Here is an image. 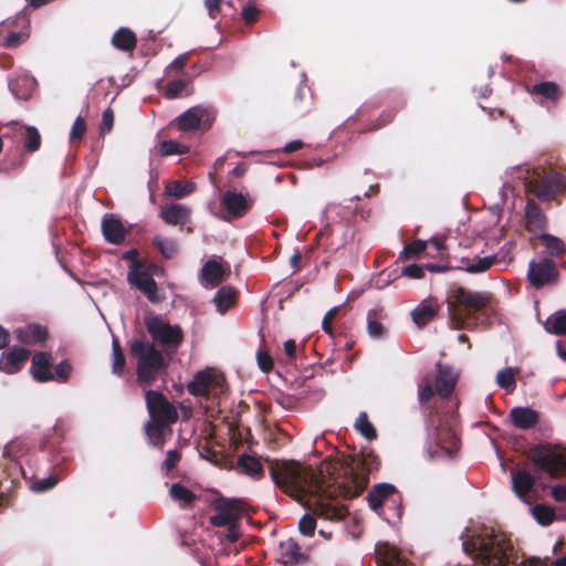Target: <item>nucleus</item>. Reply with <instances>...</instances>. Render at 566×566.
Listing matches in <instances>:
<instances>
[{
	"label": "nucleus",
	"instance_id": "15",
	"mask_svg": "<svg viewBox=\"0 0 566 566\" xmlns=\"http://www.w3.org/2000/svg\"><path fill=\"white\" fill-rule=\"evenodd\" d=\"M525 230L536 237L545 233L548 218L534 199H528L525 206Z\"/></svg>",
	"mask_w": 566,
	"mask_h": 566
},
{
	"label": "nucleus",
	"instance_id": "35",
	"mask_svg": "<svg viewBox=\"0 0 566 566\" xmlns=\"http://www.w3.org/2000/svg\"><path fill=\"white\" fill-rule=\"evenodd\" d=\"M169 495L179 503L180 507L190 506L198 500V496L181 483H174L170 486Z\"/></svg>",
	"mask_w": 566,
	"mask_h": 566
},
{
	"label": "nucleus",
	"instance_id": "49",
	"mask_svg": "<svg viewBox=\"0 0 566 566\" xmlns=\"http://www.w3.org/2000/svg\"><path fill=\"white\" fill-rule=\"evenodd\" d=\"M534 518L543 526L552 524L555 520V512L552 507L545 504H536L532 509Z\"/></svg>",
	"mask_w": 566,
	"mask_h": 566
},
{
	"label": "nucleus",
	"instance_id": "48",
	"mask_svg": "<svg viewBox=\"0 0 566 566\" xmlns=\"http://www.w3.org/2000/svg\"><path fill=\"white\" fill-rule=\"evenodd\" d=\"M124 260L129 261L128 271H137L142 268L158 269V265L154 262L139 259V251L137 249H130L123 255Z\"/></svg>",
	"mask_w": 566,
	"mask_h": 566
},
{
	"label": "nucleus",
	"instance_id": "60",
	"mask_svg": "<svg viewBox=\"0 0 566 566\" xmlns=\"http://www.w3.org/2000/svg\"><path fill=\"white\" fill-rule=\"evenodd\" d=\"M378 566H408L406 562L400 558V556L396 553H388L386 556L378 560Z\"/></svg>",
	"mask_w": 566,
	"mask_h": 566
},
{
	"label": "nucleus",
	"instance_id": "28",
	"mask_svg": "<svg viewBox=\"0 0 566 566\" xmlns=\"http://www.w3.org/2000/svg\"><path fill=\"white\" fill-rule=\"evenodd\" d=\"M528 93L531 95L541 96L555 105L559 102V99L563 96V91L560 86L552 81H544L534 84L528 88Z\"/></svg>",
	"mask_w": 566,
	"mask_h": 566
},
{
	"label": "nucleus",
	"instance_id": "58",
	"mask_svg": "<svg viewBox=\"0 0 566 566\" xmlns=\"http://www.w3.org/2000/svg\"><path fill=\"white\" fill-rule=\"evenodd\" d=\"M181 459V453L178 450H169L167 457L163 462V470L167 473L174 470Z\"/></svg>",
	"mask_w": 566,
	"mask_h": 566
},
{
	"label": "nucleus",
	"instance_id": "25",
	"mask_svg": "<svg viewBox=\"0 0 566 566\" xmlns=\"http://www.w3.org/2000/svg\"><path fill=\"white\" fill-rule=\"evenodd\" d=\"M189 217L190 209L179 203L163 206L160 209V218L170 226H184L189 220Z\"/></svg>",
	"mask_w": 566,
	"mask_h": 566
},
{
	"label": "nucleus",
	"instance_id": "44",
	"mask_svg": "<svg viewBox=\"0 0 566 566\" xmlns=\"http://www.w3.org/2000/svg\"><path fill=\"white\" fill-rule=\"evenodd\" d=\"M379 311L369 310L367 313V331L373 338H381L385 336L386 329L381 324Z\"/></svg>",
	"mask_w": 566,
	"mask_h": 566
},
{
	"label": "nucleus",
	"instance_id": "38",
	"mask_svg": "<svg viewBox=\"0 0 566 566\" xmlns=\"http://www.w3.org/2000/svg\"><path fill=\"white\" fill-rule=\"evenodd\" d=\"M537 238L549 255L562 256L566 252V245L559 238L549 233H541Z\"/></svg>",
	"mask_w": 566,
	"mask_h": 566
},
{
	"label": "nucleus",
	"instance_id": "19",
	"mask_svg": "<svg viewBox=\"0 0 566 566\" xmlns=\"http://www.w3.org/2000/svg\"><path fill=\"white\" fill-rule=\"evenodd\" d=\"M458 375L449 366L441 364L437 365V374L434 379V387L437 395L442 399H448L457 385Z\"/></svg>",
	"mask_w": 566,
	"mask_h": 566
},
{
	"label": "nucleus",
	"instance_id": "53",
	"mask_svg": "<svg viewBox=\"0 0 566 566\" xmlns=\"http://www.w3.org/2000/svg\"><path fill=\"white\" fill-rule=\"evenodd\" d=\"M190 54V52L182 53L174 59L172 62L166 67V74L169 75L172 72H176L177 74L182 73L189 61Z\"/></svg>",
	"mask_w": 566,
	"mask_h": 566
},
{
	"label": "nucleus",
	"instance_id": "14",
	"mask_svg": "<svg viewBox=\"0 0 566 566\" xmlns=\"http://www.w3.org/2000/svg\"><path fill=\"white\" fill-rule=\"evenodd\" d=\"M213 117L210 118L208 109L202 107H192L176 118V125L181 132H192L203 126L209 129Z\"/></svg>",
	"mask_w": 566,
	"mask_h": 566
},
{
	"label": "nucleus",
	"instance_id": "41",
	"mask_svg": "<svg viewBox=\"0 0 566 566\" xmlns=\"http://www.w3.org/2000/svg\"><path fill=\"white\" fill-rule=\"evenodd\" d=\"M548 333L555 335H566V312L558 311L549 316L545 323Z\"/></svg>",
	"mask_w": 566,
	"mask_h": 566
},
{
	"label": "nucleus",
	"instance_id": "23",
	"mask_svg": "<svg viewBox=\"0 0 566 566\" xmlns=\"http://www.w3.org/2000/svg\"><path fill=\"white\" fill-rule=\"evenodd\" d=\"M30 352L25 348H12L2 354L0 369L7 374H14L20 370L22 364L29 358Z\"/></svg>",
	"mask_w": 566,
	"mask_h": 566
},
{
	"label": "nucleus",
	"instance_id": "36",
	"mask_svg": "<svg viewBox=\"0 0 566 566\" xmlns=\"http://www.w3.org/2000/svg\"><path fill=\"white\" fill-rule=\"evenodd\" d=\"M446 303L451 327L453 329H460V287L452 290Z\"/></svg>",
	"mask_w": 566,
	"mask_h": 566
},
{
	"label": "nucleus",
	"instance_id": "18",
	"mask_svg": "<svg viewBox=\"0 0 566 566\" xmlns=\"http://www.w3.org/2000/svg\"><path fill=\"white\" fill-rule=\"evenodd\" d=\"M102 233L108 243L119 245L125 241L127 230L119 218L105 213L102 219Z\"/></svg>",
	"mask_w": 566,
	"mask_h": 566
},
{
	"label": "nucleus",
	"instance_id": "5",
	"mask_svg": "<svg viewBox=\"0 0 566 566\" xmlns=\"http://www.w3.org/2000/svg\"><path fill=\"white\" fill-rule=\"evenodd\" d=\"M525 187L528 193L542 202H549L558 196H566V176L557 171L535 169L527 178Z\"/></svg>",
	"mask_w": 566,
	"mask_h": 566
},
{
	"label": "nucleus",
	"instance_id": "8",
	"mask_svg": "<svg viewBox=\"0 0 566 566\" xmlns=\"http://www.w3.org/2000/svg\"><path fill=\"white\" fill-rule=\"evenodd\" d=\"M145 326L153 339L160 342L166 347H177L184 340V333L180 326L170 325L164 322L160 316L146 317Z\"/></svg>",
	"mask_w": 566,
	"mask_h": 566
},
{
	"label": "nucleus",
	"instance_id": "59",
	"mask_svg": "<svg viewBox=\"0 0 566 566\" xmlns=\"http://www.w3.org/2000/svg\"><path fill=\"white\" fill-rule=\"evenodd\" d=\"M242 18L247 24L251 25L259 19L260 10L252 3H249L242 9Z\"/></svg>",
	"mask_w": 566,
	"mask_h": 566
},
{
	"label": "nucleus",
	"instance_id": "46",
	"mask_svg": "<svg viewBox=\"0 0 566 566\" xmlns=\"http://www.w3.org/2000/svg\"><path fill=\"white\" fill-rule=\"evenodd\" d=\"M52 433L49 434L41 444V449L44 451H52L57 444L64 439L65 429L62 422H56L52 429Z\"/></svg>",
	"mask_w": 566,
	"mask_h": 566
},
{
	"label": "nucleus",
	"instance_id": "55",
	"mask_svg": "<svg viewBox=\"0 0 566 566\" xmlns=\"http://www.w3.org/2000/svg\"><path fill=\"white\" fill-rule=\"evenodd\" d=\"M256 360L260 369L263 373H269L274 367V361L271 355L268 352L263 350L262 348H259V350L256 352Z\"/></svg>",
	"mask_w": 566,
	"mask_h": 566
},
{
	"label": "nucleus",
	"instance_id": "1",
	"mask_svg": "<svg viewBox=\"0 0 566 566\" xmlns=\"http://www.w3.org/2000/svg\"><path fill=\"white\" fill-rule=\"evenodd\" d=\"M268 463L272 481L284 491L292 494H323V500H318L314 509L316 514L344 520L348 509L338 500L359 496L369 483V474L379 470L380 459L370 449L356 457L325 459L318 470L293 460H271Z\"/></svg>",
	"mask_w": 566,
	"mask_h": 566
},
{
	"label": "nucleus",
	"instance_id": "31",
	"mask_svg": "<svg viewBox=\"0 0 566 566\" xmlns=\"http://www.w3.org/2000/svg\"><path fill=\"white\" fill-rule=\"evenodd\" d=\"M112 43L116 49L129 52L136 48L137 39L132 30L120 28L114 33Z\"/></svg>",
	"mask_w": 566,
	"mask_h": 566
},
{
	"label": "nucleus",
	"instance_id": "6",
	"mask_svg": "<svg viewBox=\"0 0 566 566\" xmlns=\"http://www.w3.org/2000/svg\"><path fill=\"white\" fill-rule=\"evenodd\" d=\"M491 300L489 292H472L462 287V329L473 328L485 321Z\"/></svg>",
	"mask_w": 566,
	"mask_h": 566
},
{
	"label": "nucleus",
	"instance_id": "51",
	"mask_svg": "<svg viewBox=\"0 0 566 566\" xmlns=\"http://www.w3.org/2000/svg\"><path fill=\"white\" fill-rule=\"evenodd\" d=\"M428 242L422 240H416L410 244H407L402 252L400 253L399 259H411L417 258L419 254L426 251Z\"/></svg>",
	"mask_w": 566,
	"mask_h": 566
},
{
	"label": "nucleus",
	"instance_id": "27",
	"mask_svg": "<svg viewBox=\"0 0 566 566\" xmlns=\"http://www.w3.org/2000/svg\"><path fill=\"white\" fill-rule=\"evenodd\" d=\"M438 443L450 458H454L460 449V440L455 429L442 426L438 432Z\"/></svg>",
	"mask_w": 566,
	"mask_h": 566
},
{
	"label": "nucleus",
	"instance_id": "16",
	"mask_svg": "<svg viewBox=\"0 0 566 566\" xmlns=\"http://www.w3.org/2000/svg\"><path fill=\"white\" fill-rule=\"evenodd\" d=\"M220 386L221 379L210 369H205L193 376V379L187 385V390L196 397H208L211 389Z\"/></svg>",
	"mask_w": 566,
	"mask_h": 566
},
{
	"label": "nucleus",
	"instance_id": "50",
	"mask_svg": "<svg viewBox=\"0 0 566 566\" xmlns=\"http://www.w3.org/2000/svg\"><path fill=\"white\" fill-rule=\"evenodd\" d=\"M159 150L163 156L184 155L189 151V147L176 140H164L159 144Z\"/></svg>",
	"mask_w": 566,
	"mask_h": 566
},
{
	"label": "nucleus",
	"instance_id": "57",
	"mask_svg": "<svg viewBox=\"0 0 566 566\" xmlns=\"http://www.w3.org/2000/svg\"><path fill=\"white\" fill-rule=\"evenodd\" d=\"M55 376L59 381L65 382L72 373V365L69 360H62L54 368Z\"/></svg>",
	"mask_w": 566,
	"mask_h": 566
},
{
	"label": "nucleus",
	"instance_id": "64",
	"mask_svg": "<svg viewBox=\"0 0 566 566\" xmlns=\"http://www.w3.org/2000/svg\"><path fill=\"white\" fill-rule=\"evenodd\" d=\"M436 387L427 382L419 387V400L421 403L428 402L436 394Z\"/></svg>",
	"mask_w": 566,
	"mask_h": 566
},
{
	"label": "nucleus",
	"instance_id": "43",
	"mask_svg": "<svg viewBox=\"0 0 566 566\" xmlns=\"http://www.w3.org/2000/svg\"><path fill=\"white\" fill-rule=\"evenodd\" d=\"M24 149L28 153L38 151L42 144L41 135L36 127L25 126L22 135Z\"/></svg>",
	"mask_w": 566,
	"mask_h": 566
},
{
	"label": "nucleus",
	"instance_id": "24",
	"mask_svg": "<svg viewBox=\"0 0 566 566\" xmlns=\"http://www.w3.org/2000/svg\"><path fill=\"white\" fill-rule=\"evenodd\" d=\"M15 336L19 342L31 345L45 342L49 336V332L45 326L40 324H29L15 329Z\"/></svg>",
	"mask_w": 566,
	"mask_h": 566
},
{
	"label": "nucleus",
	"instance_id": "4",
	"mask_svg": "<svg viewBox=\"0 0 566 566\" xmlns=\"http://www.w3.org/2000/svg\"><path fill=\"white\" fill-rule=\"evenodd\" d=\"M129 353L138 359L136 374L137 380L143 386H151L166 368L165 357L154 344L144 337L134 338L129 343Z\"/></svg>",
	"mask_w": 566,
	"mask_h": 566
},
{
	"label": "nucleus",
	"instance_id": "62",
	"mask_svg": "<svg viewBox=\"0 0 566 566\" xmlns=\"http://www.w3.org/2000/svg\"><path fill=\"white\" fill-rule=\"evenodd\" d=\"M338 313V307H333L331 308L324 316L323 318V322H322V328L323 331L331 335V336H334V328L332 326V322L334 319V317L337 315Z\"/></svg>",
	"mask_w": 566,
	"mask_h": 566
},
{
	"label": "nucleus",
	"instance_id": "54",
	"mask_svg": "<svg viewBox=\"0 0 566 566\" xmlns=\"http://www.w3.org/2000/svg\"><path fill=\"white\" fill-rule=\"evenodd\" d=\"M85 133H86V122H85V118L80 115L76 117V119L74 120V123L72 125V128L70 132V140L71 142H74L77 139L81 140L85 136Z\"/></svg>",
	"mask_w": 566,
	"mask_h": 566
},
{
	"label": "nucleus",
	"instance_id": "9",
	"mask_svg": "<svg viewBox=\"0 0 566 566\" xmlns=\"http://www.w3.org/2000/svg\"><path fill=\"white\" fill-rule=\"evenodd\" d=\"M159 269V266L158 269L142 268L137 271H128L127 273L128 284L142 292L154 304L163 301V297L158 294V284L153 277L154 274L158 273Z\"/></svg>",
	"mask_w": 566,
	"mask_h": 566
},
{
	"label": "nucleus",
	"instance_id": "7",
	"mask_svg": "<svg viewBox=\"0 0 566 566\" xmlns=\"http://www.w3.org/2000/svg\"><path fill=\"white\" fill-rule=\"evenodd\" d=\"M216 514L210 516L209 522L217 527L231 523H239L243 514L249 511V504L240 499L218 497L212 502Z\"/></svg>",
	"mask_w": 566,
	"mask_h": 566
},
{
	"label": "nucleus",
	"instance_id": "26",
	"mask_svg": "<svg viewBox=\"0 0 566 566\" xmlns=\"http://www.w3.org/2000/svg\"><path fill=\"white\" fill-rule=\"evenodd\" d=\"M395 493H397V489L392 484H376L367 495L369 507L373 511L378 512L384 506L385 501L388 500Z\"/></svg>",
	"mask_w": 566,
	"mask_h": 566
},
{
	"label": "nucleus",
	"instance_id": "32",
	"mask_svg": "<svg viewBox=\"0 0 566 566\" xmlns=\"http://www.w3.org/2000/svg\"><path fill=\"white\" fill-rule=\"evenodd\" d=\"M153 245L158 250L164 259H172L179 252L178 242L174 238L157 234L153 239Z\"/></svg>",
	"mask_w": 566,
	"mask_h": 566
},
{
	"label": "nucleus",
	"instance_id": "30",
	"mask_svg": "<svg viewBox=\"0 0 566 566\" xmlns=\"http://www.w3.org/2000/svg\"><path fill=\"white\" fill-rule=\"evenodd\" d=\"M201 276L207 284L216 287L223 281L224 270L219 262L209 260L202 266Z\"/></svg>",
	"mask_w": 566,
	"mask_h": 566
},
{
	"label": "nucleus",
	"instance_id": "37",
	"mask_svg": "<svg viewBox=\"0 0 566 566\" xmlns=\"http://www.w3.org/2000/svg\"><path fill=\"white\" fill-rule=\"evenodd\" d=\"M237 298V291L231 286H222L214 295V303L218 311L224 314L231 306L234 305Z\"/></svg>",
	"mask_w": 566,
	"mask_h": 566
},
{
	"label": "nucleus",
	"instance_id": "10",
	"mask_svg": "<svg viewBox=\"0 0 566 566\" xmlns=\"http://www.w3.org/2000/svg\"><path fill=\"white\" fill-rule=\"evenodd\" d=\"M531 459L538 469L552 478H559L566 473V459L543 446L533 448Z\"/></svg>",
	"mask_w": 566,
	"mask_h": 566
},
{
	"label": "nucleus",
	"instance_id": "13",
	"mask_svg": "<svg viewBox=\"0 0 566 566\" xmlns=\"http://www.w3.org/2000/svg\"><path fill=\"white\" fill-rule=\"evenodd\" d=\"M275 485L279 488V485L275 483ZM280 489L287 495H290L291 497H294L295 500L297 501H302L303 499L305 497H308V501H307V506L308 509L313 512V514H304L300 521H298V531L302 535L304 536H307V537H311L314 535L315 533V528H316V518L315 516H318V517H322V518H325V520H328V517H325V516H319L318 514H316V512L314 511L315 506H316V503L318 500H323V494L318 495L314 492H304V493H300V494H292V493H289L286 491H284L281 486ZM329 521H333L332 518H329Z\"/></svg>",
	"mask_w": 566,
	"mask_h": 566
},
{
	"label": "nucleus",
	"instance_id": "40",
	"mask_svg": "<svg viewBox=\"0 0 566 566\" xmlns=\"http://www.w3.org/2000/svg\"><path fill=\"white\" fill-rule=\"evenodd\" d=\"M112 352H113V364H112V373L116 376H122L126 366V358L123 353L119 339L117 337H113L112 340Z\"/></svg>",
	"mask_w": 566,
	"mask_h": 566
},
{
	"label": "nucleus",
	"instance_id": "56",
	"mask_svg": "<svg viewBox=\"0 0 566 566\" xmlns=\"http://www.w3.org/2000/svg\"><path fill=\"white\" fill-rule=\"evenodd\" d=\"M57 476L56 475H50L45 479L38 480L32 484V490L35 492H45L51 489H53L57 484Z\"/></svg>",
	"mask_w": 566,
	"mask_h": 566
},
{
	"label": "nucleus",
	"instance_id": "2",
	"mask_svg": "<svg viewBox=\"0 0 566 566\" xmlns=\"http://www.w3.org/2000/svg\"><path fill=\"white\" fill-rule=\"evenodd\" d=\"M462 566H510L516 557L511 538L486 525L462 533Z\"/></svg>",
	"mask_w": 566,
	"mask_h": 566
},
{
	"label": "nucleus",
	"instance_id": "34",
	"mask_svg": "<svg viewBox=\"0 0 566 566\" xmlns=\"http://www.w3.org/2000/svg\"><path fill=\"white\" fill-rule=\"evenodd\" d=\"M238 470L242 473L260 479L263 475V469L260 460L249 454H242L238 459Z\"/></svg>",
	"mask_w": 566,
	"mask_h": 566
},
{
	"label": "nucleus",
	"instance_id": "52",
	"mask_svg": "<svg viewBox=\"0 0 566 566\" xmlns=\"http://www.w3.org/2000/svg\"><path fill=\"white\" fill-rule=\"evenodd\" d=\"M305 101V92L302 87H297L294 92L293 99L291 102V107L294 112L304 115L308 113L311 101L306 103V106H302L303 102Z\"/></svg>",
	"mask_w": 566,
	"mask_h": 566
},
{
	"label": "nucleus",
	"instance_id": "3",
	"mask_svg": "<svg viewBox=\"0 0 566 566\" xmlns=\"http://www.w3.org/2000/svg\"><path fill=\"white\" fill-rule=\"evenodd\" d=\"M145 399L149 415L144 424L145 434L150 446L163 449L167 436L172 432L171 424L178 420V411L160 391L148 389Z\"/></svg>",
	"mask_w": 566,
	"mask_h": 566
},
{
	"label": "nucleus",
	"instance_id": "20",
	"mask_svg": "<svg viewBox=\"0 0 566 566\" xmlns=\"http://www.w3.org/2000/svg\"><path fill=\"white\" fill-rule=\"evenodd\" d=\"M512 490L514 494L522 501L526 502L530 492L533 490L536 478L526 470H512Z\"/></svg>",
	"mask_w": 566,
	"mask_h": 566
},
{
	"label": "nucleus",
	"instance_id": "11",
	"mask_svg": "<svg viewBox=\"0 0 566 566\" xmlns=\"http://www.w3.org/2000/svg\"><path fill=\"white\" fill-rule=\"evenodd\" d=\"M559 277L555 262L548 258L539 261H531L528 264L527 279L535 289L544 285H554Z\"/></svg>",
	"mask_w": 566,
	"mask_h": 566
},
{
	"label": "nucleus",
	"instance_id": "45",
	"mask_svg": "<svg viewBox=\"0 0 566 566\" xmlns=\"http://www.w3.org/2000/svg\"><path fill=\"white\" fill-rule=\"evenodd\" d=\"M517 371V369H513L512 367L499 370L496 374L497 386L505 389L507 392H512L516 386L515 376Z\"/></svg>",
	"mask_w": 566,
	"mask_h": 566
},
{
	"label": "nucleus",
	"instance_id": "17",
	"mask_svg": "<svg viewBox=\"0 0 566 566\" xmlns=\"http://www.w3.org/2000/svg\"><path fill=\"white\" fill-rule=\"evenodd\" d=\"M279 562L285 566L302 565L308 562V555L294 538H287L279 544Z\"/></svg>",
	"mask_w": 566,
	"mask_h": 566
},
{
	"label": "nucleus",
	"instance_id": "29",
	"mask_svg": "<svg viewBox=\"0 0 566 566\" xmlns=\"http://www.w3.org/2000/svg\"><path fill=\"white\" fill-rule=\"evenodd\" d=\"M413 323L419 327L426 326L428 323L432 322L437 316V307L431 301H422L412 312H411Z\"/></svg>",
	"mask_w": 566,
	"mask_h": 566
},
{
	"label": "nucleus",
	"instance_id": "47",
	"mask_svg": "<svg viewBox=\"0 0 566 566\" xmlns=\"http://www.w3.org/2000/svg\"><path fill=\"white\" fill-rule=\"evenodd\" d=\"M188 84V81L181 78L168 81L165 86L164 96L169 99L182 97ZM186 95H189V93L187 92Z\"/></svg>",
	"mask_w": 566,
	"mask_h": 566
},
{
	"label": "nucleus",
	"instance_id": "12",
	"mask_svg": "<svg viewBox=\"0 0 566 566\" xmlns=\"http://www.w3.org/2000/svg\"><path fill=\"white\" fill-rule=\"evenodd\" d=\"M220 203L231 219H240L252 209L254 198L248 192L227 190L221 196Z\"/></svg>",
	"mask_w": 566,
	"mask_h": 566
},
{
	"label": "nucleus",
	"instance_id": "42",
	"mask_svg": "<svg viewBox=\"0 0 566 566\" xmlns=\"http://www.w3.org/2000/svg\"><path fill=\"white\" fill-rule=\"evenodd\" d=\"M355 429L367 440L373 441L377 439V430L374 424L369 421L368 415L365 411H361L354 424Z\"/></svg>",
	"mask_w": 566,
	"mask_h": 566
},
{
	"label": "nucleus",
	"instance_id": "63",
	"mask_svg": "<svg viewBox=\"0 0 566 566\" xmlns=\"http://www.w3.org/2000/svg\"><path fill=\"white\" fill-rule=\"evenodd\" d=\"M402 274L409 279H422L424 276V268L418 264H410L402 269Z\"/></svg>",
	"mask_w": 566,
	"mask_h": 566
},
{
	"label": "nucleus",
	"instance_id": "61",
	"mask_svg": "<svg viewBox=\"0 0 566 566\" xmlns=\"http://www.w3.org/2000/svg\"><path fill=\"white\" fill-rule=\"evenodd\" d=\"M114 126V112L112 108H106L102 115L101 134L109 133Z\"/></svg>",
	"mask_w": 566,
	"mask_h": 566
},
{
	"label": "nucleus",
	"instance_id": "33",
	"mask_svg": "<svg viewBox=\"0 0 566 566\" xmlns=\"http://www.w3.org/2000/svg\"><path fill=\"white\" fill-rule=\"evenodd\" d=\"M496 261L495 255L468 259L462 258V271H467L472 274L483 273L488 271Z\"/></svg>",
	"mask_w": 566,
	"mask_h": 566
},
{
	"label": "nucleus",
	"instance_id": "21",
	"mask_svg": "<svg viewBox=\"0 0 566 566\" xmlns=\"http://www.w3.org/2000/svg\"><path fill=\"white\" fill-rule=\"evenodd\" d=\"M51 366V354L46 352H39L32 357L30 370L36 381L45 382L54 378Z\"/></svg>",
	"mask_w": 566,
	"mask_h": 566
},
{
	"label": "nucleus",
	"instance_id": "39",
	"mask_svg": "<svg viewBox=\"0 0 566 566\" xmlns=\"http://www.w3.org/2000/svg\"><path fill=\"white\" fill-rule=\"evenodd\" d=\"M195 189L196 186L193 182L174 180L166 185L165 193L167 196L180 199L192 193Z\"/></svg>",
	"mask_w": 566,
	"mask_h": 566
},
{
	"label": "nucleus",
	"instance_id": "22",
	"mask_svg": "<svg viewBox=\"0 0 566 566\" xmlns=\"http://www.w3.org/2000/svg\"><path fill=\"white\" fill-rule=\"evenodd\" d=\"M509 417L513 426L522 430L534 428L539 421V413L530 407H515Z\"/></svg>",
	"mask_w": 566,
	"mask_h": 566
}]
</instances>
